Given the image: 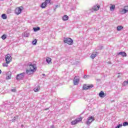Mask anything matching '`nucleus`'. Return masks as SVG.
<instances>
[{"instance_id":"f257e3e1","label":"nucleus","mask_w":128,"mask_h":128,"mask_svg":"<svg viewBox=\"0 0 128 128\" xmlns=\"http://www.w3.org/2000/svg\"><path fill=\"white\" fill-rule=\"evenodd\" d=\"M64 44H68L72 46L74 44V40L72 39L68 38H64Z\"/></svg>"},{"instance_id":"f03ea898","label":"nucleus","mask_w":128,"mask_h":128,"mask_svg":"<svg viewBox=\"0 0 128 128\" xmlns=\"http://www.w3.org/2000/svg\"><path fill=\"white\" fill-rule=\"evenodd\" d=\"M100 6H95L92 7V8L87 10V12H88V14H90V12H93L94 10L98 11V10H100Z\"/></svg>"},{"instance_id":"7ed1b4c3","label":"nucleus","mask_w":128,"mask_h":128,"mask_svg":"<svg viewBox=\"0 0 128 128\" xmlns=\"http://www.w3.org/2000/svg\"><path fill=\"white\" fill-rule=\"evenodd\" d=\"M94 120H95L94 117L92 116L88 117V118H87V121L86 122V124H88V126H90V124L92 122H94Z\"/></svg>"},{"instance_id":"20e7f679","label":"nucleus","mask_w":128,"mask_h":128,"mask_svg":"<svg viewBox=\"0 0 128 128\" xmlns=\"http://www.w3.org/2000/svg\"><path fill=\"white\" fill-rule=\"evenodd\" d=\"M24 76H26V72L18 74L16 76V80H22V78H24Z\"/></svg>"},{"instance_id":"39448f33","label":"nucleus","mask_w":128,"mask_h":128,"mask_svg":"<svg viewBox=\"0 0 128 128\" xmlns=\"http://www.w3.org/2000/svg\"><path fill=\"white\" fill-rule=\"evenodd\" d=\"M22 10H24V7L22 6L16 8L15 10V14L17 15L20 14Z\"/></svg>"},{"instance_id":"423d86ee","label":"nucleus","mask_w":128,"mask_h":128,"mask_svg":"<svg viewBox=\"0 0 128 128\" xmlns=\"http://www.w3.org/2000/svg\"><path fill=\"white\" fill-rule=\"evenodd\" d=\"M28 67L30 68V70H32L34 72L36 70V67L34 64H32V63L30 62L28 64Z\"/></svg>"},{"instance_id":"0eeeda50","label":"nucleus","mask_w":128,"mask_h":128,"mask_svg":"<svg viewBox=\"0 0 128 128\" xmlns=\"http://www.w3.org/2000/svg\"><path fill=\"white\" fill-rule=\"evenodd\" d=\"M74 86H78L80 82V77L76 76L73 80Z\"/></svg>"},{"instance_id":"6e6552de","label":"nucleus","mask_w":128,"mask_h":128,"mask_svg":"<svg viewBox=\"0 0 128 128\" xmlns=\"http://www.w3.org/2000/svg\"><path fill=\"white\" fill-rule=\"evenodd\" d=\"M5 60L7 64H10L12 62V56L10 54H8L5 56Z\"/></svg>"},{"instance_id":"1a4fd4ad","label":"nucleus","mask_w":128,"mask_h":128,"mask_svg":"<svg viewBox=\"0 0 128 128\" xmlns=\"http://www.w3.org/2000/svg\"><path fill=\"white\" fill-rule=\"evenodd\" d=\"M92 88H94V85L87 86L86 84H85L83 86V90H90Z\"/></svg>"},{"instance_id":"9d476101","label":"nucleus","mask_w":128,"mask_h":128,"mask_svg":"<svg viewBox=\"0 0 128 128\" xmlns=\"http://www.w3.org/2000/svg\"><path fill=\"white\" fill-rule=\"evenodd\" d=\"M82 119L80 118H78L77 119L72 121L71 122V124L74 125V124H78V122H81V120Z\"/></svg>"},{"instance_id":"9b49d317","label":"nucleus","mask_w":128,"mask_h":128,"mask_svg":"<svg viewBox=\"0 0 128 128\" xmlns=\"http://www.w3.org/2000/svg\"><path fill=\"white\" fill-rule=\"evenodd\" d=\"M35 71H34V70H26V74H28V76H30V74H34V72Z\"/></svg>"},{"instance_id":"f8f14e48","label":"nucleus","mask_w":128,"mask_h":128,"mask_svg":"<svg viewBox=\"0 0 128 128\" xmlns=\"http://www.w3.org/2000/svg\"><path fill=\"white\" fill-rule=\"evenodd\" d=\"M121 55L122 56H123V57H126V52H120L118 53V56H120Z\"/></svg>"},{"instance_id":"ddd939ff","label":"nucleus","mask_w":128,"mask_h":128,"mask_svg":"<svg viewBox=\"0 0 128 128\" xmlns=\"http://www.w3.org/2000/svg\"><path fill=\"white\" fill-rule=\"evenodd\" d=\"M120 12L122 14H126V12H128V11L124 8L122 9V10H120Z\"/></svg>"},{"instance_id":"4468645a","label":"nucleus","mask_w":128,"mask_h":128,"mask_svg":"<svg viewBox=\"0 0 128 128\" xmlns=\"http://www.w3.org/2000/svg\"><path fill=\"white\" fill-rule=\"evenodd\" d=\"M99 96H100V98H104V96H106L104 92L103 91L100 92L99 93Z\"/></svg>"},{"instance_id":"2eb2a0df","label":"nucleus","mask_w":128,"mask_h":128,"mask_svg":"<svg viewBox=\"0 0 128 128\" xmlns=\"http://www.w3.org/2000/svg\"><path fill=\"white\" fill-rule=\"evenodd\" d=\"M23 36H25V38H28V36H30V33L28 32H24L23 34Z\"/></svg>"},{"instance_id":"dca6fc26","label":"nucleus","mask_w":128,"mask_h":128,"mask_svg":"<svg viewBox=\"0 0 128 128\" xmlns=\"http://www.w3.org/2000/svg\"><path fill=\"white\" fill-rule=\"evenodd\" d=\"M68 20V16L66 15H64V16H63V17H62L63 20L66 22V20Z\"/></svg>"},{"instance_id":"f3484780","label":"nucleus","mask_w":128,"mask_h":128,"mask_svg":"<svg viewBox=\"0 0 128 128\" xmlns=\"http://www.w3.org/2000/svg\"><path fill=\"white\" fill-rule=\"evenodd\" d=\"M46 62L48 64H52V58H47L46 59Z\"/></svg>"},{"instance_id":"a211bd4d","label":"nucleus","mask_w":128,"mask_h":128,"mask_svg":"<svg viewBox=\"0 0 128 128\" xmlns=\"http://www.w3.org/2000/svg\"><path fill=\"white\" fill-rule=\"evenodd\" d=\"M46 4L45 2L42 3L40 6V8H46Z\"/></svg>"},{"instance_id":"6ab92c4d","label":"nucleus","mask_w":128,"mask_h":128,"mask_svg":"<svg viewBox=\"0 0 128 128\" xmlns=\"http://www.w3.org/2000/svg\"><path fill=\"white\" fill-rule=\"evenodd\" d=\"M115 8H116V6L112 5V6L110 7V12H114V10Z\"/></svg>"},{"instance_id":"aec40b11","label":"nucleus","mask_w":128,"mask_h":128,"mask_svg":"<svg viewBox=\"0 0 128 128\" xmlns=\"http://www.w3.org/2000/svg\"><path fill=\"white\" fill-rule=\"evenodd\" d=\"M96 53L95 52H94L90 56V57L94 59V58H96Z\"/></svg>"},{"instance_id":"412c9836","label":"nucleus","mask_w":128,"mask_h":128,"mask_svg":"<svg viewBox=\"0 0 128 128\" xmlns=\"http://www.w3.org/2000/svg\"><path fill=\"white\" fill-rule=\"evenodd\" d=\"M122 28H124V27H122V26H118L117 27V30L120 32V30H122Z\"/></svg>"},{"instance_id":"4be33fe9","label":"nucleus","mask_w":128,"mask_h":128,"mask_svg":"<svg viewBox=\"0 0 128 128\" xmlns=\"http://www.w3.org/2000/svg\"><path fill=\"white\" fill-rule=\"evenodd\" d=\"M34 90L35 92H38L40 90V87H36L34 88Z\"/></svg>"},{"instance_id":"5701e85b","label":"nucleus","mask_w":128,"mask_h":128,"mask_svg":"<svg viewBox=\"0 0 128 128\" xmlns=\"http://www.w3.org/2000/svg\"><path fill=\"white\" fill-rule=\"evenodd\" d=\"M2 18H3V20H6V18H7L6 14H2Z\"/></svg>"},{"instance_id":"b1692460","label":"nucleus","mask_w":128,"mask_h":128,"mask_svg":"<svg viewBox=\"0 0 128 128\" xmlns=\"http://www.w3.org/2000/svg\"><path fill=\"white\" fill-rule=\"evenodd\" d=\"M40 30V27L34 28V32H38V30Z\"/></svg>"},{"instance_id":"393cba45","label":"nucleus","mask_w":128,"mask_h":128,"mask_svg":"<svg viewBox=\"0 0 128 128\" xmlns=\"http://www.w3.org/2000/svg\"><path fill=\"white\" fill-rule=\"evenodd\" d=\"M36 42H38V40H36V39H35L32 42V44H33L34 46H36Z\"/></svg>"},{"instance_id":"a878e982","label":"nucleus","mask_w":128,"mask_h":128,"mask_svg":"<svg viewBox=\"0 0 128 128\" xmlns=\"http://www.w3.org/2000/svg\"><path fill=\"white\" fill-rule=\"evenodd\" d=\"M18 116H14L12 120V122H16V120H18Z\"/></svg>"},{"instance_id":"bb28decb","label":"nucleus","mask_w":128,"mask_h":128,"mask_svg":"<svg viewBox=\"0 0 128 128\" xmlns=\"http://www.w3.org/2000/svg\"><path fill=\"white\" fill-rule=\"evenodd\" d=\"M2 40H6V34H3V35L2 36Z\"/></svg>"},{"instance_id":"cd10ccee","label":"nucleus","mask_w":128,"mask_h":128,"mask_svg":"<svg viewBox=\"0 0 128 128\" xmlns=\"http://www.w3.org/2000/svg\"><path fill=\"white\" fill-rule=\"evenodd\" d=\"M8 64H10V63H8L7 62H6V63H3V64H2V66H3L8 67Z\"/></svg>"},{"instance_id":"c85d7f7f","label":"nucleus","mask_w":128,"mask_h":128,"mask_svg":"<svg viewBox=\"0 0 128 128\" xmlns=\"http://www.w3.org/2000/svg\"><path fill=\"white\" fill-rule=\"evenodd\" d=\"M12 78V74H9L6 77V80H10Z\"/></svg>"},{"instance_id":"c756f323","label":"nucleus","mask_w":128,"mask_h":128,"mask_svg":"<svg viewBox=\"0 0 128 128\" xmlns=\"http://www.w3.org/2000/svg\"><path fill=\"white\" fill-rule=\"evenodd\" d=\"M44 2L46 4H50V0H46Z\"/></svg>"},{"instance_id":"7c9ffc66","label":"nucleus","mask_w":128,"mask_h":128,"mask_svg":"<svg viewBox=\"0 0 128 128\" xmlns=\"http://www.w3.org/2000/svg\"><path fill=\"white\" fill-rule=\"evenodd\" d=\"M128 84V81H124L123 82V86H126Z\"/></svg>"},{"instance_id":"2f4dec72","label":"nucleus","mask_w":128,"mask_h":128,"mask_svg":"<svg viewBox=\"0 0 128 128\" xmlns=\"http://www.w3.org/2000/svg\"><path fill=\"white\" fill-rule=\"evenodd\" d=\"M128 126V122H125L123 123V126Z\"/></svg>"},{"instance_id":"473e14b6","label":"nucleus","mask_w":128,"mask_h":128,"mask_svg":"<svg viewBox=\"0 0 128 128\" xmlns=\"http://www.w3.org/2000/svg\"><path fill=\"white\" fill-rule=\"evenodd\" d=\"M122 126V124H119L118 126H117L115 128H120V127Z\"/></svg>"},{"instance_id":"72a5a7b5","label":"nucleus","mask_w":128,"mask_h":128,"mask_svg":"<svg viewBox=\"0 0 128 128\" xmlns=\"http://www.w3.org/2000/svg\"><path fill=\"white\" fill-rule=\"evenodd\" d=\"M11 92H16V88L12 89Z\"/></svg>"},{"instance_id":"f704fd0d","label":"nucleus","mask_w":128,"mask_h":128,"mask_svg":"<svg viewBox=\"0 0 128 128\" xmlns=\"http://www.w3.org/2000/svg\"><path fill=\"white\" fill-rule=\"evenodd\" d=\"M124 9H125L128 12V6H124Z\"/></svg>"},{"instance_id":"c9c22d12","label":"nucleus","mask_w":128,"mask_h":128,"mask_svg":"<svg viewBox=\"0 0 128 128\" xmlns=\"http://www.w3.org/2000/svg\"><path fill=\"white\" fill-rule=\"evenodd\" d=\"M58 6H56V8H54V12H56V8H58Z\"/></svg>"},{"instance_id":"e433bc0d","label":"nucleus","mask_w":128,"mask_h":128,"mask_svg":"<svg viewBox=\"0 0 128 128\" xmlns=\"http://www.w3.org/2000/svg\"><path fill=\"white\" fill-rule=\"evenodd\" d=\"M50 128H54V125H52L50 126Z\"/></svg>"},{"instance_id":"4c0bfd02","label":"nucleus","mask_w":128,"mask_h":128,"mask_svg":"<svg viewBox=\"0 0 128 128\" xmlns=\"http://www.w3.org/2000/svg\"><path fill=\"white\" fill-rule=\"evenodd\" d=\"M107 63L108 64H112V62H108Z\"/></svg>"},{"instance_id":"58836bf2","label":"nucleus","mask_w":128,"mask_h":128,"mask_svg":"<svg viewBox=\"0 0 128 128\" xmlns=\"http://www.w3.org/2000/svg\"><path fill=\"white\" fill-rule=\"evenodd\" d=\"M86 75L84 76V78H86Z\"/></svg>"},{"instance_id":"ea45409f","label":"nucleus","mask_w":128,"mask_h":128,"mask_svg":"<svg viewBox=\"0 0 128 128\" xmlns=\"http://www.w3.org/2000/svg\"><path fill=\"white\" fill-rule=\"evenodd\" d=\"M71 63L72 64H74V63H72V62H71Z\"/></svg>"},{"instance_id":"a19ab883","label":"nucleus","mask_w":128,"mask_h":128,"mask_svg":"<svg viewBox=\"0 0 128 128\" xmlns=\"http://www.w3.org/2000/svg\"><path fill=\"white\" fill-rule=\"evenodd\" d=\"M42 76H46V74H42Z\"/></svg>"},{"instance_id":"79ce46f5","label":"nucleus","mask_w":128,"mask_h":128,"mask_svg":"<svg viewBox=\"0 0 128 128\" xmlns=\"http://www.w3.org/2000/svg\"><path fill=\"white\" fill-rule=\"evenodd\" d=\"M0 74H2V70H0Z\"/></svg>"},{"instance_id":"37998d69","label":"nucleus","mask_w":128,"mask_h":128,"mask_svg":"<svg viewBox=\"0 0 128 128\" xmlns=\"http://www.w3.org/2000/svg\"><path fill=\"white\" fill-rule=\"evenodd\" d=\"M48 110V108H47L46 109V110Z\"/></svg>"}]
</instances>
